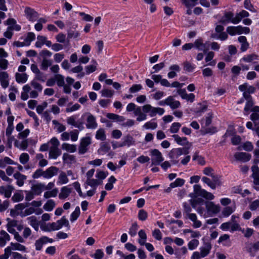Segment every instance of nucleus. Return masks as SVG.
<instances>
[{"instance_id":"f257e3e1","label":"nucleus","mask_w":259,"mask_h":259,"mask_svg":"<svg viewBox=\"0 0 259 259\" xmlns=\"http://www.w3.org/2000/svg\"><path fill=\"white\" fill-rule=\"evenodd\" d=\"M189 153L188 148H177L171 149L168 154V156L170 159V162L174 165H186L190 161L191 157L190 155H186L182 158L180 163V157L183 154L187 155Z\"/></svg>"},{"instance_id":"f03ea898","label":"nucleus","mask_w":259,"mask_h":259,"mask_svg":"<svg viewBox=\"0 0 259 259\" xmlns=\"http://www.w3.org/2000/svg\"><path fill=\"white\" fill-rule=\"evenodd\" d=\"M193 189L194 192L190 193L189 195V196L191 198H196L198 196H201L207 200H211L214 198V195L211 193L202 189L199 185H194Z\"/></svg>"},{"instance_id":"7ed1b4c3","label":"nucleus","mask_w":259,"mask_h":259,"mask_svg":"<svg viewBox=\"0 0 259 259\" xmlns=\"http://www.w3.org/2000/svg\"><path fill=\"white\" fill-rule=\"evenodd\" d=\"M6 24L9 26L7 30L4 32V36L7 38L10 39L13 36V33L11 31L13 30L19 31L21 29V26L16 24V21L13 18H9L6 21Z\"/></svg>"},{"instance_id":"20e7f679","label":"nucleus","mask_w":259,"mask_h":259,"mask_svg":"<svg viewBox=\"0 0 259 259\" xmlns=\"http://www.w3.org/2000/svg\"><path fill=\"white\" fill-rule=\"evenodd\" d=\"M142 111L145 113H149V115L152 117L158 114L162 115L164 114L165 110L160 107H154L150 104H146L142 106Z\"/></svg>"},{"instance_id":"39448f33","label":"nucleus","mask_w":259,"mask_h":259,"mask_svg":"<svg viewBox=\"0 0 259 259\" xmlns=\"http://www.w3.org/2000/svg\"><path fill=\"white\" fill-rule=\"evenodd\" d=\"M77 117L76 115L68 117L66 119V122L68 124L77 128L80 131H82L84 128V123L82 120L76 121Z\"/></svg>"},{"instance_id":"423d86ee","label":"nucleus","mask_w":259,"mask_h":259,"mask_svg":"<svg viewBox=\"0 0 259 259\" xmlns=\"http://www.w3.org/2000/svg\"><path fill=\"white\" fill-rule=\"evenodd\" d=\"M152 165H157L163 161L164 158L161 153L157 149H153L150 151Z\"/></svg>"},{"instance_id":"0eeeda50","label":"nucleus","mask_w":259,"mask_h":259,"mask_svg":"<svg viewBox=\"0 0 259 259\" xmlns=\"http://www.w3.org/2000/svg\"><path fill=\"white\" fill-rule=\"evenodd\" d=\"M91 144L90 137H84L81 139L78 146V153L80 155L85 154L88 151V147Z\"/></svg>"},{"instance_id":"6e6552de","label":"nucleus","mask_w":259,"mask_h":259,"mask_svg":"<svg viewBox=\"0 0 259 259\" xmlns=\"http://www.w3.org/2000/svg\"><path fill=\"white\" fill-rule=\"evenodd\" d=\"M84 117H87V128L95 129L97 127L98 124L94 115L90 113H85L82 115L81 118H83Z\"/></svg>"},{"instance_id":"1a4fd4ad","label":"nucleus","mask_w":259,"mask_h":259,"mask_svg":"<svg viewBox=\"0 0 259 259\" xmlns=\"http://www.w3.org/2000/svg\"><path fill=\"white\" fill-rule=\"evenodd\" d=\"M59 171V168L56 166H52L48 168L46 170H44L43 177L46 179H49L53 176L57 175Z\"/></svg>"},{"instance_id":"9d476101","label":"nucleus","mask_w":259,"mask_h":259,"mask_svg":"<svg viewBox=\"0 0 259 259\" xmlns=\"http://www.w3.org/2000/svg\"><path fill=\"white\" fill-rule=\"evenodd\" d=\"M14 188L12 185H7L6 186H0V194L4 195L5 198H10Z\"/></svg>"},{"instance_id":"9b49d317","label":"nucleus","mask_w":259,"mask_h":259,"mask_svg":"<svg viewBox=\"0 0 259 259\" xmlns=\"http://www.w3.org/2000/svg\"><path fill=\"white\" fill-rule=\"evenodd\" d=\"M122 142L118 144V147H122L124 146L130 147L135 144V141L132 136L127 135L122 139Z\"/></svg>"},{"instance_id":"f8f14e48","label":"nucleus","mask_w":259,"mask_h":259,"mask_svg":"<svg viewBox=\"0 0 259 259\" xmlns=\"http://www.w3.org/2000/svg\"><path fill=\"white\" fill-rule=\"evenodd\" d=\"M236 160L241 161L243 162L248 161L251 158V155L245 152H236L234 154Z\"/></svg>"},{"instance_id":"ddd939ff","label":"nucleus","mask_w":259,"mask_h":259,"mask_svg":"<svg viewBox=\"0 0 259 259\" xmlns=\"http://www.w3.org/2000/svg\"><path fill=\"white\" fill-rule=\"evenodd\" d=\"M0 83L4 89H6L9 86V74L7 72H0Z\"/></svg>"},{"instance_id":"4468645a","label":"nucleus","mask_w":259,"mask_h":259,"mask_svg":"<svg viewBox=\"0 0 259 259\" xmlns=\"http://www.w3.org/2000/svg\"><path fill=\"white\" fill-rule=\"evenodd\" d=\"M205 206L207 211L208 212L212 213H217L219 212L220 207L219 206L216 205L213 202L207 201L205 202Z\"/></svg>"},{"instance_id":"2eb2a0df","label":"nucleus","mask_w":259,"mask_h":259,"mask_svg":"<svg viewBox=\"0 0 259 259\" xmlns=\"http://www.w3.org/2000/svg\"><path fill=\"white\" fill-rule=\"evenodd\" d=\"M13 177L17 180L16 184L19 187L23 186L25 181L27 179V177L25 175H24L19 172L15 173L13 175Z\"/></svg>"},{"instance_id":"dca6fc26","label":"nucleus","mask_w":259,"mask_h":259,"mask_svg":"<svg viewBox=\"0 0 259 259\" xmlns=\"http://www.w3.org/2000/svg\"><path fill=\"white\" fill-rule=\"evenodd\" d=\"M234 10L232 9V11H229L228 12H225L224 14V16L225 17H232L234 16H248L249 13L245 11V10H241L240 12H238V11H236V13L235 14L234 12Z\"/></svg>"},{"instance_id":"f3484780","label":"nucleus","mask_w":259,"mask_h":259,"mask_svg":"<svg viewBox=\"0 0 259 259\" xmlns=\"http://www.w3.org/2000/svg\"><path fill=\"white\" fill-rule=\"evenodd\" d=\"M10 240V236L9 234L4 230H2L0 232V246L3 247L6 244L7 241Z\"/></svg>"},{"instance_id":"a211bd4d","label":"nucleus","mask_w":259,"mask_h":259,"mask_svg":"<svg viewBox=\"0 0 259 259\" xmlns=\"http://www.w3.org/2000/svg\"><path fill=\"white\" fill-rule=\"evenodd\" d=\"M72 189L68 186H64L61 188L59 198L60 199H65L67 198L71 193Z\"/></svg>"},{"instance_id":"6ab92c4d","label":"nucleus","mask_w":259,"mask_h":259,"mask_svg":"<svg viewBox=\"0 0 259 259\" xmlns=\"http://www.w3.org/2000/svg\"><path fill=\"white\" fill-rule=\"evenodd\" d=\"M45 190L44 184L37 183L33 185L31 187V191L35 195H39Z\"/></svg>"},{"instance_id":"aec40b11","label":"nucleus","mask_w":259,"mask_h":259,"mask_svg":"<svg viewBox=\"0 0 259 259\" xmlns=\"http://www.w3.org/2000/svg\"><path fill=\"white\" fill-rule=\"evenodd\" d=\"M252 171V178H253V183L256 185H259V167L256 165H254L251 167Z\"/></svg>"},{"instance_id":"412c9836","label":"nucleus","mask_w":259,"mask_h":259,"mask_svg":"<svg viewBox=\"0 0 259 259\" xmlns=\"http://www.w3.org/2000/svg\"><path fill=\"white\" fill-rule=\"evenodd\" d=\"M187 217L193 222V227L194 228H198L202 225L201 222L197 220V215L195 213H190L187 215Z\"/></svg>"},{"instance_id":"4be33fe9","label":"nucleus","mask_w":259,"mask_h":259,"mask_svg":"<svg viewBox=\"0 0 259 259\" xmlns=\"http://www.w3.org/2000/svg\"><path fill=\"white\" fill-rule=\"evenodd\" d=\"M168 101L167 105L172 110L177 109L181 106L180 101L175 100L174 97L172 96L168 97Z\"/></svg>"},{"instance_id":"5701e85b","label":"nucleus","mask_w":259,"mask_h":259,"mask_svg":"<svg viewBox=\"0 0 259 259\" xmlns=\"http://www.w3.org/2000/svg\"><path fill=\"white\" fill-rule=\"evenodd\" d=\"M240 91H245L249 94H253L255 91V88L252 85H249L247 83L241 84L238 87Z\"/></svg>"},{"instance_id":"b1692460","label":"nucleus","mask_w":259,"mask_h":259,"mask_svg":"<svg viewBox=\"0 0 259 259\" xmlns=\"http://www.w3.org/2000/svg\"><path fill=\"white\" fill-rule=\"evenodd\" d=\"M61 154L59 148H50L49 157L50 159H56Z\"/></svg>"},{"instance_id":"393cba45","label":"nucleus","mask_w":259,"mask_h":259,"mask_svg":"<svg viewBox=\"0 0 259 259\" xmlns=\"http://www.w3.org/2000/svg\"><path fill=\"white\" fill-rule=\"evenodd\" d=\"M169 70L171 71L168 73L167 76L168 78H173L177 75L176 72H180V67L178 65L175 64L169 67Z\"/></svg>"},{"instance_id":"a878e982","label":"nucleus","mask_w":259,"mask_h":259,"mask_svg":"<svg viewBox=\"0 0 259 259\" xmlns=\"http://www.w3.org/2000/svg\"><path fill=\"white\" fill-rule=\"evenodd\" d=\"M238 41L241 44L240 50L242 52L246 51L248 47L249 44L247 41L246 37L244 36H240L238 38Z\"/></svg>"},{"instance_id":"bb28decb","label":"nucleus","mask_w":259,"mask_h":259,"mask_svg":"<svg viewBox=\"0 0 259 259\" xmlns=\"http://www.w3.org/2000/svg\"><path fill=\"white\" fill-rule=\"evenodd\" d=\"M193 44L198 50L203 51L204 53L206 52L207 48H206V45L203 43V40L201 38L195 40Z\"/></svg>"},{"instance_id":"cd10ccee","label":"nucleus","mask_w":259,"mask_h":259,"mask_svg":"<svg viewBox=\"0 0 259 259\" xmlns=\"http://www.w3.org/2000/svg\"><path fill=\"white\" fill-rule=\"evenodd\" d=\"M62 159L64 162L69 164H72L76 162L75 156L67 153H64L63 154Z\"/></svg>"},{"instance_id":"c85d7f7f","label":"nucleus","mask_w":259,"mask_h":259,"mask_svg":"<svg viewBox=\"0 0 259 259\" xmlns=\"http://www.w3.org/2000/svg\"><path fill=\"white\" fill-rule=\"evenodd\" d=\"M29 224L34 228V229L37 231L39 228V223L35 216H31L27 218Z\"/></svg>"},{"instance_id":"c756f323","label":"nucleus","mask_w":259,"mask_h":259,"mask_svg":"<svg viewBox=\"0 0 259 259\" xmlns=\"http://www.w3.org/2000/svg\"><path fill=\"white\" fill-rule=\"evenodd\" d=\"M69 182V179L67 177V175L65 172L61 171L58 177L57 181L58 185H63L67 184Z\"/></svg>"},{"instance_id":"7c9ffc66","label":"nucleus","mask_w":259,"mask_h":259,"mask_svg":"<svg viewBox=\"0 0 259 259\" xmlns=\"http://www.w3.org/2000/svg\"><path fill=\"white\" fill-rule=\"evenodd\" d=\"M242 17H225V19L221 20L220 22L226 25L230 22L237 24L241 20Z\"/></svg>"},{"instance_id":"2f4dec72","label":"nucleus","mask_w":259,"mask_h":259,"mask_svg":"<svg viewBox=\"0 0 259 259\" xmlns=\"http://www.w3.org/2000/svg\"><path fill=\"white\" fill-rule=\"evenodd\" d=\"M172 137L174 138L175 141L177 142V143L180 145H185L188 143V141H187V139L186 137H180L178 135H173Z\"/></svg>"},{"instance_id":"473e14b6","label":"nucleus","mask_w":259,"mask_h":259,"mask_svg":"<svg viewBox=\"0 0 259 259\" xmlns=\"http://www.w3.org/2000/svg\"><path fill=\"white\" fill-rule=\"evenodd\" d=\"M236 209V205L229 206L225 207L222 211V214L224 217H228L232 214Z\"/></svg>"},{"instance_id":"72a5a7b5","label":"nucleus","mask_w":259,"mask_h":259,"mask_svg":"<svg viewBox=\"0 0 259 259\" xmlns=\"http://www.w3.org/2000/svg\"><path fill=\"white\" fill-rule=\"evenodd\" d=\"M56 222L59 230L61 229L63 226L67 227L68 229L70 228L69 222L65 217H63L60 220H58Z\"/></svg>"},{"instance_id":"f704fd0d","label":"nucleus","mask_w":259,"mask_h":259,"mask_svg":"<svg viewBox=\"0 0 259 259\" xmlns=\"http://www.w3.org/2000/svg\"><path fill=\"white\" fill-rule=\"evenodd\" d=\"M62 148L63 150H66L70 153H73L76 151V146L75 145L69 144L66 143L62 144Z\"/></svg>"},{"instance_id":"c9c22d12","label":"nucleus","mask_w":259,"mask_h":259,"mask_svg":"<svg viewBox=\"0 0 259 259\" xmlns=\"http://www.w3.org/2000/svg\"><path fill=\"white\" fill-rule=\"evenodd\" d=\"M15 77L17 82L21 83L26 82L28 79V76L26 73H16Z\"/></svg>"},{"instance_id":"e433bc0d","label":"nucleus","mask_w":259,"mask_h":259,"mask_svg":"<svg viewBox=\"0 0 259 259\" xmlns=\"http://www.w3.org/2000/svg\"><path fill=\"white\" fill-rule=\"evenodd\" d=\"M254 102L253 99L246 101L245 106L244 108V114L246 115L248 114V112L251 110L254 107Z\"/></svg>"},{"instance_id":"4c0bfd02","label":"nucleus","mask_w":259,"mask_h":259,"mask_svg":"<svg viewBox=\"0 0 259 259\" xmlns=\"http://www.w3.org/2000/svg\"><path fill=\"white\" fill-rule=\"evenodd\" d=\"M140 238L138 242L141 245H144L147 240V235L144 230H141L138 233Z\"/></svg>"},{"instance_id":"58836bf2","label":"nucleus","mask_w":259,"mask_h":259,"mask_svg":"<svg viewBox=\"0 0 259 259\" xmlns=\"http://www.w3.org/2000/svg\"><path fill=\"white\" fill-rule=\"evenodd\" d=\"M258 58V55L255 54H251L244 56L242 58V60L245 62L250 63L253 62L254 60H257Z\"/></svg>"},{"instance_id":"ea45409f","label":"nucleus","mask_w":259,"mask_h":259,"mask_svg":"<svg viewBox=\"0 0 259 259\" xmlns=\"http://www.w3.org/2000/svg\"><path fill=\"white\" fill-rule=\"evenodd\" d=\"M96 138L97 140L101 141H105L106 138L105 131L104 129L100 128L97 132L96 134Z\"/></svg>"},{"instance_id":"a19ab883","label":"nucleus","mask_w":259,"mask_h":259,"mask_svg":"<svg viewBox=\"0 0 259 259\" xmlns=\"http://www.w3.org/2000/svg\"><path fill=\"white\" fill-rule=\"evenodd\" d=\"M154 119H152L149 121L146 122L143 126V127L146 130H154L157 127V123L154 121Z\"/></svg>"},{"instance_id":"79ce46f5","label":"nucleus","mask_w":259,"mask_h":259,"mask_svg":"<svg viewBox=\"0 0 259 259\" xmlns=\"http://www.w3.org/2000/svg\"><path fill=\"white\" fill-rule=\"evenodd\" d=\"M10 245L13 250H19L24 252L26 251V247L24 245H22L19 243L11 242Z\"/></svg>"},{"instance_id":"37998d69","label":"nucleus","mask_w":259,"mask_h":259,"mask_svg":"<svg viewBox=\"0 0 259 259\" xmlns=\"http://www.w3.org/2000/svg\"><path fill=\"white\" fill-rule=\"evenodd\" d=\"M14 145L20 149L25 150L27 148L28 146L27 140H24L20 143L16 141L14 143Z\"/></svg>"},{"instance_id":"c03bdc74","label":"nucleus","mask_w":259,"mask_h":259,"mask_svg":"<svg viewBox=\"0 0 259 259\" xmlns=\"http://www.w3.org/2000/svg\"><path fill=\"white\" fill-rule=\"evenodd\" d=\"M193 160L197 161L198 163L201 165H204L205 164V161L204 158L199 155V153L198 152H196L193 156Z\"/></svg>"},{"instance_id":"a18cd8bd","label":"nucleus","mask_w":259,"mask_h":259,"mask_svg":"<svg viewBox=\"0 0 259 259\" xmlns=\"http://www.w3.org/2000/svg\"><path fill=\"white\" fill-rule=\"evenodd\" d=\"M55 206V203L54 200L50 199L44 204V209L48 211H50L53 209Z\"/></svg>"},{"instance_id":"49530a36","label":"nucleus","mask_w":259,"mask_h":259,"mask_svg":"<svg viewBox=\"0 0 259 259\" xmlns=\"http://www.w3.org/2000/svg\"><path fill=\"white\" fill-rule=\"evenodd\" d=\"M58 193V189L55 188L51 191H48L45 192L44 197L46 199L49 198L50 197H55L57 195Z\"/></svg>"},{"instance_id":"de8ad7c7","label":"nucleus","mask_w":259,"mask_h":259,"mask_svg":"<svg viewBox=\"0 0 259 259\" xmlns=\"http://www.w3.org/2000/svg\"><path fill=\"white\" fill-rule=\"evenodd\" d=\"M258 250H259V241L251 244L248 248V251L252 256H254L255 252Z\"/></svg>"},{"instance_id":"09e8293b","label":"nucleus","mask_w":259,"mask_h":259,"mask_svg":"<svg viewBox=\"0 0 259 259\" xmlns=\"http://www.w3.org/2000/svg\"><path fill=\"white\" fill-rule=\"evenodd\" d=\"M239 29H240V27H238V26L236 27L229 26L227 28V32L231 35L239 34Z\"/></svg>"},{"instance_id":"8fccbe9b","label":"nucleus","mask_w":259,"mask_h":259,"mask_svg":"<svg viewBox=\"0 0 259 259\" xmlns=\"http://www.w3.org/2000/svg\"><path fill=\"white\" fill-rule=\"evenodd\" d=\"M25 14L27 16H37L39 15L36 11H35L33 9H32L30 7H26L25 8L24 10Z\"/></svg>"},{"instance_id":"3c124183","label":"nucleus","mask_w":259,"mask_h":259,"mask_svg":"<svg viewBox=\"0 0 259 259\" xmlns=\"http://www.w3.org/2000/svg\"><path fill=\"white\" fill-rule=\"evenodd\" d=\"M92 62L93 63L92 65H88L85 67V71L87 74H90L94 72L97 69V63L95 60H92Z\"/></svg>"},{"instance_id":"603ef678","label":"nucleus","mask_w":259,"mask_h":259,"mask_svg":"<svg viewBox=\"0 0 259 259\" xmlns=\"http://www.w3.org/2000/svg\"><path fill=\"white\" fill-rule=\"evenodd\" d=\"M29 155L27 153H23L19 156L20 162L25 165L29 160Z\"/></svg>"},{"instance_id":"864d4df0","label":"nucleus","mask_w":259,"mask_h":259,"mask_svg":"<svg viewBox=\"0 0 259 259\" xmlns=\"http://www.w3.org/2000/svg\"><path fill=\"white\" fill-rule=\"evenodd\" d=\"M45 244L46 241L44 240L42 237L39 238L38 239L36 240L34 244L36 250H41L42 249L43 245Z\"/></svg>"},{"instance_id":"5fc2aeb1","label":"nucleus","mask_w":259,"mask_h":259,"mask_svg":"<svg viewBox=\"0 0 259 259\" xmlns=\"http://www.w3.org/2000/svg\"><path fill=\"white\" fill-rule=\"evenodd\" d=\"M80 214V208L76 206L74 211L71 214L70 220L71 222H74L78 218Z\"/></svg>"},{"instance_id":"6e6d98bb","label":"nucleus","mask_w":259,"mask_h":259,"mask_svg":"<svg viewBox=\"0 0 259 259\" xmlns=\"http://www.w3.org/2000/svg\"><path fill=\"white\" fill-rule=\"evenodd\" d=\"M181 124L180 123L174 122L170 127L169 131L171 134L177 133L179 131V129L181 127Z\"/></svg>"},{"instance_id":"4d7b16f0","label":"nucleus","mask_w":259,"mask_h":259,"mask_svg":"<svg viewBox=\"0 0 259 259\" xmlns=\"http://www.w3.org/2000/svg\"><path fill=\"white\" fill-rule=\"evenodd\" d=\"M212 118V114L211 113H208L207 116L202 123V124L204 125L202 126V128L208 126L211 123Z\"/></svg>"},{"instance_id":"13d9d810","label":"nucleus","mask_w":259,"mask_h":259,"mask_svg":"<svg viewBox=\"0 0 259 259\" xmlns=\"http://www.w3.org/2000/svg\"><path fill=\"white\" fill-rule=\"evenodd\" d=\"M184 183H185L184 180L181 179V178H178L175 181V182L171 183L170 184V187L171 188L181 187V186H182L184 184Z\"/></svg>"},{"instance_id":"bf43d9fd","label":"nucleus","mask_w":259,"mask_h":259,"mask_svg":"<svg viewBox=\"0 0 259 259\" xmlns=\"http://www.w3.org/2000/svg\"><path fill=\"white\" fill-rule=\"evenodd\" d=\"M104 253L101 249H98L96 250L95 253L91 254V256L95 259H102L104 257Z\"/></svg>"},{"instance_id":"052dcab7","label":"nucleus","mask_w":259,"mask_h":259,"mask_svg":"<svg viewBox=\"0 0 259 259\" xmlns=\"http://www.w3.org/2000/svg\"><path fill=\"white\" fill-rule=\"evenodd\" d=\"M52 61L51 60L44 59L41 64V69L44 70H47L48 67L51 66Z\"/></svg>"},{"instance_id":"680f3d73","label":"nucleus","mask_w":259,"mask_h":259,"mask_svg":"<svg viewBox=\"0 0 259 259\" xmlns=\"http://www.w3.org/2000/svg\"><path fill=\"white\" fill-rule=\"evenodd\" d=\"M55 78L59 87H63L64 85V78L63 75L58 74L55 75Z\"/></svg>"},{"instance_id":"e2e57ef3","label":"nucleus","mask_w":259,"mask_h":259,"mask_svg":"<svg viewBox=\"0 0 259 259\" xmlns=\"http://www.w3.org/2000/svg\"><path fill=\"white\" fill-rule=\"evenodd\" d=\"M183 232L184 233H190L191 234V237L192 238H198L201 236L200 233L199 231H193L191 229H185L183 231Z\"/></svg>"},{"instance_id":"0e129e2a","label":"nucleus","mask_w":259,"mask_h":259,"mask_svg":"<svg viewBox=\"0 0 259 259\" xmlns=\"http://www.w3.org/2000/svg\"><path fill=\"white\" fill-rule=\"evenodd\" d=\"M211 249L210 245H207V247H204L200 248V254L202 257H204L207 256L210 251Z\"/></svg>"},{"instance_id":"69168bd1","label":"nucleus","mask_w":259,"mask_h":259,"mask_svg":"<svg viewBox=\"0 0 259 259\" xmlns=\"http://www.w3.org/2000/svg\"><path fill=\"white\" fill-rule=\"evenodd\" d=\"M199 242L197 239H193L191 240L188 244V248L190 250H194L198 246Z\"/></svg>"},{"instance_id":"338daca9","label":"nucleus","mask_w":259,"mask_h":259,"mask_svg":"<svg viewBox=\"0 0 259 259\" xmlns=\"http://www.w3.org/2000/svg\"><path fill=\"white\" fill-rule=\"evenodd\" d=\"M35 37V35L33 32H29L28 33L26 37L25 38L24 40L26 43V46H29L31 41L34 40Z\"/></svg>"},{"instance_id":"774afa93","label":"nucleus","mask_w":259,"mask_h":259,"mask_svg":"<svg viewBox=\"0 0 259 259\" xmlns=\"http://www.w3.org/2000/svg\"><path fill=\"white\" fill-rule=\"evenodd\" d=\"M148 217L147 212L144 209H140L138 212V218L140 221H144Z\"/></svg>"}]
</instances>
